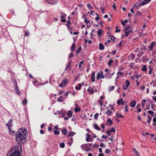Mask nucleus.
Here are the masks:
<instances>
[{
    "label": "nucleus",
    "mask_w": 156,
    "mask_h": 156,
    "mask_svg": "<svg viewBox=\"0 0 156 156\" xmlns=\"http://www.w3.org/2000/svg\"><path fill=\"white\" fill-rule=\"evenodd\" d=\"M135 57V55L133 54L132 53H131L129 55V56L128 58L129 59H133Z\"/></svg>",
    "instance_id": "obj_19"
},
{
    "label": "nucleus",
    "mask_w": 156,
    "mask_h": 156,
    "mask_svg": "<svg viewBox=\"0 0 156 156\" xmlns=\"http://www.w3.org/2000/svg\"><path fill=\"white\" fill-rule=\"evenodd\" d=\"M136 104V101L135 100H133L130 102L129 105L132 108H134Z\"/></svg>",
    "instance_id": "obj_9"
},
{
    "label": "nucleus",
    "mask_w": 156,
    "mask_h": 156,
    "mask_svg": "<svg viewBox=\"0 0 156 156\" xmlns=\"http://www.w3.org/2000/svg\"><path fill=\"white\" fill-rule=\"evenodd\" d=\"M68 82V80L66 79L65 80L62 81V83L59 85V86L61 87H62L65 86Z\"/></svg>",
    "instance_id": "obj_4"
},
{
    "label": "nucleus",
    "mask_w": 156,
    "mask_h": 156,
    "mask_svg": "<svg viewBox=\"0 0 156 156\" xmlns=\"http://www.w3.org/2000/svg\"><path fill=\"white\" fill-rule=\"evenodd\" d=\"M125 111L126 112H127L128 111V105H126L125 106Z\"/></svg>",
    "instance_id": "obj_62"
},
{
    "label": "nucleus",
    "mask_w": 156,
    "mask_h": 156,
    "mask_svg": "<svg viewBox=\"0 0 156 156\" xmlns=\"http://www.w3.org/2000/svg\"><path fill=\"white\" fill-rule=\"evenodd\" d=\"M152 99L155 102H156V96H153L152 97Z\"/></svg>",
    "instance_id": "obj_64"
},
{
    "label": "nucleus",
    "mask_w": 156,
    "mask_h": 156,
    "mask_svg": "<svg viewBox=\"0 0 156 156\" xmlns=\"http://www.w3.org/2000/svg\"><path fill=\"white\" fill-rule=\"evenodd\" d=\"M148 113L151 115H153L154 114V112L152 111L151 110H149L147 111Z\"/></svg>",
    "instance_id": "obj_59"
},
{
    "label": "nucleus",
    "mask_w": 156,
    "mask_h": 156,
    "mask_svg": "<svg viewBox=\"0 0 156 156\" xmlns=\"http://www.w3.org/2000/svg\"><path fill=\"white\" fill-rule=\"evenodd\" d=\"M151 0H144L142 2L144 5L149 3Z\"/></svg>",
    "instance_id": "obj_25"
},
{
    "label": "nucleus",
    "mask_w": 156,
    "mask_h": 156,
    "mask_svg": "<svg viewBox=\"0 0 156 156\" xmlns=\"http://www.w3.org/2000/svg\"><path fill=\"white\" fill-rule=\"evenodd\" d=\"M144 54L143 52H139L138 54L137 55V56L140 57L142 55Z\"/></svg>",
    "instance_id": "obj_46"
},
{
    "label": "nucleus",
    "mask_w": 156,
    "mask_h": 156,
    "mask_svg": "<svg viewBox=\"0 0 156 156\" xmlns=\"http://www.w3.org/2000/svg\"><path fill=\"white\" fill-rule=\"evenodd\" d=\"M8 128V129L9 130V133L10 135H13L15 134L14 131H13L12 130L10 127H9V128Z\"/></svg>",
    "instance_id": "obj_18"
},
{
    "label": "nucleus",
    "mask_w": 156,
    "mask_h": 156,
    "mask_svg": "<svg viewBox=\"0 0 156 156\" xmlns=\"http://www.w3.org/2000/svg\"><path fill=\"white\" fill-rule=\"evenodd\" d=\"M115 87L113 86H110L108 87V91L109 92H110L113 90L115 89Z\"/></svg>",
    "instance_id": "obj_23"
},
{
    "label": "nucleus",
    "mask_w": 156,
    "mask_h": 156,
    "mask_svg": "<svg viewBox=\"0 0 156 156\" xmlns=\"http://www.w3.org/2000/svg\"><path fill=\"white\" fill-rule=\"evenodd\" d=\"M72 60H71L70 62H69L68 64L66 66V70L70 66V62H71Z\"/></svg>",
    "instance_id": "obj_50"
},
{
    "label": "nucleus",
    "mask_w": 156,
    "mask_h": 156,
    "mask_svg": "<svg viewBox=\"0 0 156 156\" xmlns=\"http://www.w3.org/2000/svg\"><path fill=\"white\" fill-rule=\"evenodd\" d=\"M130 30H132V29L130 26H128L124 29V31H128Z\"/></svg>",
    "instance_id": "obj_40"
},
{
    "label": "nucleus",
    "mask_w": 156,
    "mask_h": 156,
    "mask_svg": "<svg viewBox=\"0 0 156 156\" xmlns=\"http://www.w3.org/2000/svg\"><path fill=\"white\" fill-rule=\"evenodd\" d=\"M87 91L90 93V94H92L94 93V91L92 88H89Z\"/></svg>",
    "instance_id": "obj_29"
},
{
    "label": "nucleus",
    "mask_w": 156,
    "mask_h": 156,
    "mask_svg": "<svg viewBox=\"0 0 156 156\" xmlns=\"http://www.w3.org/2000/svg\"><path fill=\"white\" fill-rule=\"evenodd\" d=\"M39 82L37 80L34 81L33 82V84L36 87L38 86Z\"/></svg>",
    "instance_id": "obj_35"
},
{
    "label": "nucleus",
    "mask_w": 156,
    "mask_h": 156,
    "mask_svg": "<svg viewBox=\"0 0 156 156\" xmlns=\"http://www.w3.org/2000/svg\"><path fill=\"white\" fill-rule=\"evenodd\" d=\"M71 22L70 21V20H67V23L66 24V26H70V25L71 24Z\"/></svg>",
    "instance_id": "obj_47"
},
{
    "label": "nucleus",
    "mask_w": 156,
    "mask_h": 156,
    "mask_svg": "<svg viewBox=\"0 0 156 156\" xmlns=\"http://www.w3.org/2000/svg\"><path fill=\"white\" fill-rule=\"evenodd\" d=\"M116 115L117 116V117L118 118L121 117L122 118H123V116L121 115V113H119L118 112H117L116 114Z\"/></svg>",
    "instance_id": "obj_34"
},
{
    "label": "nucleus",
    "mask_w": 156,
    "mask_h": 156,
    "mask_svg": "<svg viewBox=\"0 0 156 156\" xmlns=\"http://www.w3.org/2000/svg\"><path fill=\"white\" fill-rule=\"evenodd\" d=\"M99 115V114L98 113H96L94 115V118L97 119Z\"/></svg>",
    "instance_id": "obj_54"
},
{
    "label": "nucleus",
    "mask_w": 156,
    "mask_h": 156,
    "mask_svg": "<svg viewBox=\"0 0 156 156\" xmlns=\"http://www.w3.org/2000/svg\"><path fill=\"white\" fill-rule=\"evenodd\" d=\"M27 103V100L26 99L24 100L23 101V105H25Z\"/></svg>",
    "instance_id": "obj_60"
},
{
    "label": "nucleus",
    "mask_w": 156,
    "mask_h": 156,
    "mask_svg": "<svg viewBox=\"0 0 156 156\" xmlns=\"http://www.w3.org/2000/svg\"><path fill=\"white\" fill-rule=\"evenodd\" d=\"M54 134L55 135H58L60 134V132L56 130H55L54 131Z\"/></svg>",
    "instance_id": "obj_45"
},
{
    "label": "nucleus",
    "mask_w": 156,
    "mask_h": 156,
    "mask_svg": "<svg viewBox=\"0 0 156 156\" xmlns=\"http://www.w3.org/2000/svg\"><path fill=\"white\" fill-rule=\"evenodd\" d=\"M82 49V48H81V46H80L78 49H77V50H76L75 51V52L76 53V55H78L79 53V52Z\"/></svg>",
    "instance_id": "obj_27"
},
{
    "label": "nucleus",
    "mask_w": 156,
    "mask_h": 156,
    "mask_svg": "<svg viewBox=\"0 0 156 156\" xmlns=\"http://www.w3.org/2000/svg\"><path fill=\"white\" fill-rule=\"evenodd\" d=\"M91 137H89V138H87L86 140L87 142H92L93 141V139L92 138V136H91Z\"/></svg>",
    "instance_id": "obj_26"
},
{
    "label": "nucleus",
    "mask_w": 156,
    "mask_h": 156,
    "mask_svg": "<svg viewBox=\"0 0 156 156\" xmlns=\"http://www.w3.org/2000/svg\"><path fill=\"white\" fill-rule=\"evenodd\" d=\"M112 113V112L111 111L109 110H108L107 112H106L105 113V114H106L108 115H111V114Z\"/></svg>",
    "instance_id": "obj_38"
},
{
    "label": "nucleus",
    "mask_w": 156,
    "mask_h": 156,
    "mask_svg": "<svg viewBox=\"0 0 156 156\" xmlns=\"http://www.w3.org/2000/svg\"><path fill=\"white\" fill-rule=\"evenodd\" d=\"M106 133L108 136H110L111 135V132L108 130L106 131Z\"/></svg>",
    "instance_id": "obj_57"
},
{
    "label": "nucleus",
    "mask_w": 156,
    "mask_h": 156,
    "mask_svg": "<svg viewBox=\"0 0 156 156\" xmlns=\"http://www.w3.org/2000/svg\"><path fill=\"white\" fill-rule=\"evenodd\" d=\"M12 119H9L8 121V123H6V125L7 126L8 128H9V126L10 127L12 125Z\"/></svg>",
    "instance_id": "obj_8"
},
{
    "label": "nucleus",
    "mask_w": 156,
    "mask_h": 156,
    "mask_svg": "<svg viewBox=\"0 0 156 156\" xmlns=\"http://www.w3.org/2000/svg\"><path fill=\"white\" fill-rule=\"evenodd\" d=\"M142 59L143 62L145 63L149 61L148 57L147 56L144 55L142 58Z\"/></svg>",
    "instance_id": "obj_10"
},
{
    "label": "nucleus",
    "mask_w": 156,
    "mask_h": 156,
    "mask_svg": "<svg viewBox=\"0 0 156 156\" xmlns=\"http://www.w3.org/2000/svg\"><path fill=\"white\" fill-rule=\"evenodd\" d=\"M126 32L125 33V37H126L127 36H128L129 35V33H131L132 31V30H129L128 31H125Z\"/></svg>",
    "instance_id": "obj_21"
},
{
    "label": "nucleus",
    "mask_w": 156,
    "mask_h": 156,
    "mask_svg": "<svg viewBox=\"0 0 156 156\" xmlns=\"http://www.w3.org/2000/svg\"><path fill=\"white\" fill-rule=\"evenodd\" d=\"M87 7L90 9H93V7L91 5L90 3H88L87 5Z\"/></svg>",
    "instance_id": "obj_41"
},
{
    "label": "nucleus",
    "mask_w": 156,
    "mask_h": 156,
    "mask_svg": "<svg viewBox=\"0 0 156 156\" xmlns=\"http://www.w3.org/2000/svg\"><path fill=\"white\" fill-rule=\"evenodd\" d=\"M129 87L126 85L123 86V90H126Z\"/></svg>",
    "instance_id": "obj_49"
},
{
    "label": "nucleus",
    "mask_w": 156,
    "mask_h": 156,
    "mask_svg": "<svg viewBox=\"0 0 156 156\" xmlns=\"http://www.w3.org/2000/svg\"><path fill=\"white\" fill-rule=\"evenodd\" d=\"M141 14V13L139 12L138 11H137L136 13V16H138L140 15Z\"/></svg>",
    "instance_id": "obj_61"
},
{
    "label": "nucleus",
    "mask_w": 156,
    "mask_h": 156,
    "mask_svg": "<svg viewBox=\"0 0 156 156\" xmlns=\"http://www.w3.org/2000/svg\"><path fill=\"white\" fill-rule=\"evenodd\" d=\"M110 152V150L108 148H107L105 149V152L106 154H108Z\"/></svg>",
    "instance_id": "obj_48"
},
{
    "label": "nucleus",
    "mask_w": 156,
    "mask_h": 156,
    "mask_svg": "<svg viewBox=\"0 0 156 156\" xmlns=\"http://www.w3.org/2000/svg\"><path fill=\"white\" fill-rule=\"evenodd\" d=\"M103 32V30L101 29H99L97 32V34L99 36L102 35L101 33Z\"/></svg>",
    "instance_id": "obj_30"
},
{
    "label": "nucleus",
    "mask_w": 156,
    "mask_h": 156,
    "mask_svg": "<svg viewBox=\"0 0 156 156\" xmlns=\"http://www.w3.org/2000/svg\"><path fill=\"white\" fill-rule=\"evenodd\" d=\"M59 145L60 147L63 148L65 147V144L64 143H62L59 144Z\"/></svg>",
    "instance_id": "obj_37"
},
{
    "label": "nucleus",
    "mask_w": 156,
    "mask_h": 156,
    "mask_svg": "<svg viewBox=\"0 0 156 156\" xmlns=\"http://www.w3.org/2000/svg\"><path fill=\"white\" fill-rule=\"evenodd\" d=\"M123 75V73L122 72H118L117 73V76H118L116 77V79H117V78L119 77L120 76H122Z\"/></svg>",
    "instance_id": "obj_20"
},
{
    "label": "nucleus",
    "mask_w": 156,
    "mask_h": 156,
    "mask_svg": "<svg viewBox=\"0 0 156 156\" xmlns=\"http://www.w3.org/2000/svg\"><path fill=\"white\" fill-rule=\"evenodd\" d=\"M27 129L22 128L18 130L16 134L15 140L17 143L16 145L12 146L8 151L7 156H22L21 144H24L26 140Z\"/></svg>",
    "instance_id": "obj_1"
},
{
    "label": "nucleus",
    "mask_w": 156,
    "mask_h": 156,
    "mask_svg": "<svg viewBox=\"0 0 156 156\" xmlns=\"http://www.w3.org/2000/svg\"><path fill=\"white\" fill-rule=\"evenodd\" d=\"M73 56H74V55H73V54L72 53H71L69 55V58H71L72 57H73Z\"/></svg>",
    "instance_id": "obj_63"
},
{
    "label": "nucleus",
    "mask_w": 156,
    "mask_h": 156,
    "mask_svg": "<svg viewBox=\"0 0 156 156\" xmlns=\"http://www.w3.org/2000/svg\"><path fill=\"white\" fill-rule=\"evenodd\" d=\"M25 36H27L29 35V33L28 31H26L25 32Z\"/></svg>",
    "instance_id": "obj_51"
},
{
    "label": "nucleus",
    "mask_w": 156,
    "mask_h": 156,
    "mask_svg": "<svg viewBox=\"0 0 156 156\" xmlns=\"http://www.w3.org/2000/svg\"><path fill=\"white\" fill-rule=\"evenodd\" d=\"M128 22L127 20H125L124 21H122L121 23V24L123 26L125 25V23H126Z\"/></svg>",
    "instance_id": "obj_44"
},
{
    "label": "nucleus",
    "mask_w": 156,
    "mask_h": 156,
    "mask_svg": "<svg viewBox=\"0 0 156 156\" xmlns=\"http://www.w3.org/2000/svg\"><path fill=\"white\" fill-rule=\"evenodd\" d=\"M15 90L16 91V93L18 95H20L21 94L20 92V91L19 90L18 88V87L17 86H16L15 87Z\"/></svg>",
    "instance_id": "obj_12"
},
{
    "label": "nucleus",
    "mask_w": 156,
    "mask_h": 156,
    "mask_svg": "<svg viewBox=\"0 0 156 156\" xmlns=\"http://www.w3.org/2000/svg\"><path fill=\"white\" fill-rule=\"evenodd\" d=\"M123 100V99L122 98H121V99H119L117 101V103L119 105H120L121 104V101H122Z\"/></svg>",
    "instance_id": "obj_56"
},
{
    "label": "nucleus",
    "mask_w": 156,
    "mask_h": 156,
    "mask_svg": "<svg viewBox=\"0 0 156 156\" xmlns=\"http://www.w3.org/2000/svg\"><path fill=\"white\" fill-rule=\"evenodd\" d=\"M156 44V42H151L149 45V51H151L153 50V47Z\"/></svg>",
    "instance_id": "obj_5"
},
{
    "label": "nucleus",
    "mask_w": 156,
    "mask_h": 156,
    "mask_svg": "<svg viewBox=\"0 0 156 156\" xmlns=\"http://www.w3.org/2000/svg\"><path fill=\"white\" fill-rule=\"evenodd\" d=\"M144 5L143 4L142 2L139 3L138 4H137L136 3L134 4V6H133V8H134L136 9H138L141 6Z\"/></svg>",
    "instance_id": "obj_7"
},
{
    "label": "nucleus",
    "mask_w": 156,
    "mask_h": 156,
    "mask_svg": "<svg viewBox=\"0 0 156 156\" xmlns=\"http://www.w3.org/2000/svg\"><path fill=\"white\" fill-rule=\"evenodd\" d=\"M67 115L69 117H71L73 115V112L71 111H69L67 113Z\"/></svg>",
    "instance_id": "obj_33"
},
{
    "label": "nucleus",
    "mask_w": 156,
    "mask_h": 156,
    "mask_svg": "<svg viewBox=\"0 0 156 156\" xmlns=\"http://www.w3.org/2000/svg\"><path fill=\"white\" fill-rule=\"evenodd\" d=\"M105 72H106V73H108L109 75H111V73H109L110 72V70H109L107 68H106L105 70Z\"/></svg>",
    "instance_id": "obj_55"
},
{
    "label": "nucleus",
    "mask_w": 156,
    "mask_h": 156,
    "mask_svg": "<svg viewBox=\"0 0 156 156\" xmlns=\"http://www.w3.org/2000/svg\"><path fill=\"white\" fill-rule=\"evenodd\" d=\"M65 99L62 96H61L57 98V101L59 102H61L63 101Z\"/></svg>",
    "instance_id": "obj_13"
},
{
    "label": "nucleus",
    "mask_w": 156,
    "mask_h": 156,
    "mask_svg": "<svg viewBox=\"0 0 156 156\" xmlns=\"http://www.w3.org/2000/svg\"><path fill=\"white\" fill-rule=\"evenodd\" d=\"M105 48V47L103 44L102 43H100L99 44V49L100 50H103Z\"/></svg>",
    "instance_id": "obj_22"
},
{
    "label": "nucleus",
    "mask_w": 156,
    "mask_h": 156,
    "mask_svg": "<svg viewBox=\"0 0 156 156\" xmlns=\"http://www.w3.org/2000/svg\"><path fill=\"white\" fill-rule=\"evenodd\" d=\"M62 133L64 135H66L68 132L67 130L65 128L62 130Z\"/></svg>",
    "instance_id": "obj_24"
},
{
    "label": "nucleus",
    "mask_w": 156,
    "mask_h": 156,
    "mask_svg": "<svg viewBox=\"0 0 156 156\" xmlns=\"http://www.w3.org/2000/svg\"><path fill=\"white\" fill-rule=\"evenodd\" d=\"M96 78L98 80H100L101 79L105 78V77L103 75V72L102 71H101L98 73L97 74Z\"/></svg>",
    "instance_id": "obj_3"
},
{
    "label": "nucleus",
    "mask_w": 156,
    "mask_h": 156,
    "mask_svg": "<svg viewBox=\"0 0 156 156\" xmlns=\"http://www.w3.org/2000/svg\"><path fill=\"white\" fill-rule=\"evenodd\" d=\"M60 16V18L62 20H65L64 19L66 16V14L62 12H61V14Z\"/></svg>",
    "instance_id": "obj_16"
},
{
    "label": "nucleus",
    "mask_w": 156,
    "mask_h": 156,
    "mask_svg": "<svg viewBox=\"0 0 156 156\" xmlns=\"http://www.w3.org/2000/svg\"><path fill=\"white\" fill-rule=\"evenodd\" d=\"M75 47H76L75 44V43L73 44L72 45V46H71V50L72 51H74L75 50Z\"/></svg>",
    "instance_id": "obj_28"
},
{
    "label": "nucleus",
    "mask_w": 156,
    "mask_h": 156,
    "mask_svg": "<svg viewBox=\"0 0 156 156\" xmlns=\"http://www.w3.org/2000/svg\"><path fill=\"white\" fill-rule=\"evenodd\" d=\"M134 76L137 79H138L141 76V75L137 74L136 75H134Z\"/></svg>",
    "instance_id": "obj_58"
},
{
    "label": "nucleus",
    "mask_w": 156,
    "mask_h": 156,
    "mask_svg": "<svg viewBox=\"0 0 156 156\" xmlns=\"http://www.w3.org/2000/svg\"><path fill=\"white\" fill-rule=\"evenodd\" d=\"M149 69L148 74L149 75H150L152 72V70H153V69L151 68H149Z\"/></svg>",
    "instance_id": "obj_53"
},
{
    "label": "nucleus",
    "mask_w": 156,
    "mask_h": 156,
    "mask_svg": "<svg viewBox=\"0 0 156 156\" xmlns=\"http://www.w3.org/2000/svg\"><path fill=\"white\" fill-rule=\"evenodd\" d=\"M80 108L78 107H76L75 108H74V111L75 112H80Z\"/></svg>",
    "instance_id": "obj_42"
},
{
    "label": "nucleus",
    "mask_w": 156,
    "mask_h": 156,
    "mask_svg": "<svg viewBox=\"0 0 156 156\" xmlns=\"http://www.w3.org/2000/svg\"><path fill=\"white\" fill-rule=\"evenodd\" d=\"M93 126L94 128L98 130H100L101 129L100 127H99L97 124H94L93 125Z\"/></svg>",
    "instance_id": "obj_17"
},
{
    "label": "nucleus",
    "mask_w": 156,
    "mask_h": 156,
    "mask_svg": "<svg viewBox=\"0 0 156 156\" xmlns=\"http://www.w3.org/2000/svg\"><path fill=\"white\" fill-rule=\"evenodd\" d=\"M113 62V61L112 60H109L108 61V65L109 66H111L112 65L111 63H112Z\"/></svg>",
    "instance_id": "obj_39"
},
{
    "label": "nucleus",
    "mask_w": 156,
    "mask_h": 156,
    "mask_svg": "<svg viewBox=\"0 0 156 156\" xmlns=\"http://www.w3.org/2000/svg\"><path fill=\"white\" fill-rule=\"evenodd\" d=\"M92 146V144L87 143V144H84L81 146V148L82 149L83 151H90Z\"/></svg>",
    "instance_id": "obj_2"
},
{
    "label": "nucleus",
    "mask_w": 156,
    "mask_h": 156,
    "mask_svg": "<svg viewBox=\"0 0 156 156\" xmlns=\"http://www.w3.org/2000/svg\"><path fill=\"white\" fill-rule=\"evenodd\" d=\"M110 37L111 40H112L113 42H114L115 40V37L113 35L111 36L110 35L108 36L109 38V37Z\"/></svg>",
    "instance_id": "obj_32"
},
{
    "label": "nucleus",
    "mask_w": 156,
    "mask_h": 156,
    "mask_svg": "<svg viewBox=\"0 0 156 156\" xmlns=\"http://www.w3.org/2000/svg\"><path fill=\"white\" fill-rule=\"evenodd\" d=\"M107 123L106 125L107 126H110L113 123L112 121L110 118L107 120Z\"/></svg>",
    "instance_id": "obj_11"
},
{
    "label": "nucleus",
    "mask_w": 156,
    "mask_h": 156,
    "mask_svg": "<svg viewBox=\"0 0 156 156\" xmlns=\"http://www.w3.org/2000/svg\"><path fill=\"white\" fill-rule=\"evenodd\" d=\"M126 85L128 87H129V85L130 84V83L129 81L128 80H126Z\"/></svg>",
    "instance_id": "obj_43"
},
{
    "label": "nucleus",
    "mask_w": 156,
    "mask_h": 156,
    "mask_svg": "<svg viewBox=\"0 0 156 156\" xmlns=\"http://www.w3.org/2000/svg\"><path fill=\"white\" fill-rule=\"evenodd\" d=\"M147 69L146 65H144L143 68H142L141 70L143 71H147Z\"/></svg>",
    "instance_id": "obj_36"
},
{
    "label": "nucleus",
    "mask_w": 156,
    "mask_h": 156,
    "mask_svg": "<svg viewBox=\"0 0 156 156\" xmlns=\"http://www.w3.org/2000/svg\"><path fill=\"white\" fill-rule=\"evenodd\" d=\"M76 134V133L73 131H69L67 135V137L69 136H72Z\"/></svg>",
    "instance_id": "obj_14"
},
{
    "label": "nucleus",
    "mask_w": 156,
    "mask_h": 156,
    "mask_svg": "<svg viewBox=\"0 0 156 156\" xmlns=\"http://www.w3.org/2000/svg\"><path fill=\"white\" fill-rule=\"evenodd\" d=\"M109 130L110 131L111 133L112 132H114L115 131V129L113 127L111 129H109Z\"/></svg>",
    "instance_id": "obj_52"
},
{
    "label": "nucleus",
    "mask_w": 156,
    "mask_h": 156,
    "mask_svg": "<svg viewBox=\"0 0 156 156\" xmlns=\"http://www.w3.org/2000/svg\"><path fill=\"white\" fill-rule=\"evenodd\" d=\"M78 85V87L76 86L75 87V88L76 90H80V87L82 86V85L81 83H79Z\"/></svg>",
    "instance_id": "obj_31"
},
{
    "label": "nucleus",
    "mask_w": 156,
    "mask_h": 156,
    "mask_svg": "<svg viewBox=\"0 0 156 156\" xmlns=\"http://www.w3.org/2000/svg\"><path fill=\"white\" fill-rule=\"evenodd\" d=\"M95 72L93 71L92 72L91 74V76L90 77V80L92 82H94L95 81Z\"/></svg>",
    "instance_id": "obj_6"
},
{
    "label": "nucleus",
    "mask_w": 156,
    "mask_h": 156,
    "mask_svg": "<svg viewBox=\"0 0 156 156\" xmlns=\"http://www.w3.org/2000/svg\"><path fill=\"white\" fill-rule=\"evenodd\" d=\"M133 151L136 156H140L139 153L136 149L133 148Z\"/></svg>",
    "instance_id": "obj_15"
}]
</instances>
